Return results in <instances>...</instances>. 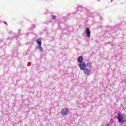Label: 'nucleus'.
<instances>
[{
  "label": "nucleus",
  "instance_id": "obj_1",
  "mask_svg": "<svg viewBox=\"0 0 126 126\" xmlns=\"http://www.w3.org/2000/svg\"><path fill=\"white\" fill-rule=\"evenodd\" d=\"M83 62V57L80 56L78 59V63L79 67H80L81 70H84V73L86 75H90L91 73V69H92V64L91 63H85V62Z\"/></svg>",
  "mask_w": 126,
  "mask_h": 126
},
{
  "label": "nucleus",
  "instance_id": "obj_2",
  "mask_svg": "<svg viewBox=\"0 0 126 126\" xmlns=\"http://www.w3.org/2000/svg\"><path fill=\"white\" fill-rule=\"evenodd\" d=\"M125 118L124 114H122L121 112L118 113L117 119L119 124H124V123H126V119H125Z\"/></svg>",
  "mask_w": 126,
  "mask_h": 126
},
{
  "label": "nucleus",
  "instance_id": "obj_3",
  "mask_svg": "<svg viewBox=\"0 0 126 126\" xmlns=\"http://www.w3.org/2000/svg\"><path fill=\"white\" fill-rule=\"evenodd\" d=\"M37 48L39 50V52H43V48L42 47V40L41 39H38L37 40Z\"/></svg>",
  "mask_w": 126,
  "mask_h": 126
},
{
  "label": "nucleus",
  "instance_id": "obj_4",
  "mask_svg": "<svg viewBox=\"0 0 126 126\" xmlns=\"http://www.w3.org/2000/svg\"><path fill=\"white\" fill-rule=\"evenodd\" d=\"M61 114L63 116H66L68 114V110L66 108L63 109L61 111Z\"/></svg>",
  "mask_w": 126,
  "mask_h": 126
},
{
  "label": "nucleus",
  "instance_id": "obj_5",
  "mask_svg": "<svg viewBox=\"0 0 126 126\" xmlns=\"http://www.w3.org/2000/svg\"><path fill=\"white\" fill-rule=\"evenodd\" d=\"M85 33L87 35V37H88V38H90V35L91 34V32H90V30L89 29V28H87L86 29Z\"/></svg>",
  "mask_w": 126,
  "mask_h": 126
},
{
  "label": "nucleus",
  "instance_id": "obj_6",
  "mask_svg": "<svg viewBox=\"0 0 126 126\" xmlns=\"http://www.w3.org/2000/svg\"><path fill=\"white\" fill-rule=\"evenodd\" d=\"M52 19H56V15L52 16Z\"/></svg>",
  "mask_w": 126,
  "mask_h": 126
}]
</instances>
